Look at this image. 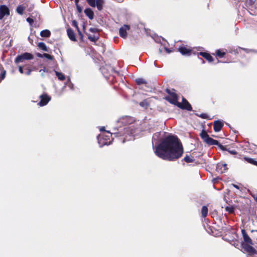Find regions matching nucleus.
<instances>
[{
  "label": "nucleus",
  "mask_w": 257,
  "mask_h": 257,
  "mask_svg": "<svg viewBox=\"0 0 257 257\" xmlns=\"http://www.w3.org/2000/svg\"><path fill=\"white\" fill-rule=\"evenodd\" d=\"M184 149L179 138L169 135L162 139L155 146V153L160 158L169 161H174L183 155Z\"/></svg>",
  "instance_id": "1"
},
{
  "label": "nucleus",
  "mask_w": 257,
  "mask_h": 257,
  "mask_svg": "<svg viewBox=\"0 0 257 257\" xmlns=\"http://www.w3.org/2000/svg\"><path fill=\"white\" fill-rule=\"evenodd\" d=\"M241 232L244 241L241 243V245L244 252H247L250 256L256 254L257 250L251 246L253 244L252 239L248 235L245 229H241Z\"/></svg>",
  "instance_id": "2"
},
{
  "label": "nucleus",
  "mask_w": 257,
  "mask_h": 257,
  "mask_svg": "<svg viewBox=\"0 0 257 257\" xmlns=\"http://www.w3.org/2000/svg\"><path fill=\"white\" fill-rule=\"evenodd\" d=\"M200 136L203 142L209 146L216 145L222 151H227L232 155L237 154V152L235 150H229L227 149L225 146L222 145L218 141L210 138L207 133L204 130L201 131Z\"/></svg>",
  "instance_id": "3"
},
{
  "label": "nucleus",
  "mask_w": 257,
  "mask_h": 257,
  "mask_svg": "<svg viewBox=\"0 0 257 257\" xmlns=\"http://www.w3.org/2000/svg\"><path fill=\"white\" fill-rule=\"evenodd\" d=\"M112 134L109 132H106L105 134L99 135L97 137L98 142L100 147L104 145H108L111 144L113 139Z\"/></svg>",
  "instance_id": "4"
},
{
  "label": "nucleus",
  "mask_w": 257,
  "mask_h": 257,
  "mask_svg": "<svg viewBox=\"0 0 257 257\" xmlns=\"http://www.w3.org/2000/svg\"><path fill=\"white\" fill-rule=\"evenodd\" d=\"M165 91L169 94V96H166L164 98L166 100L168 101L171 104H174L177 106L178 102V95L174 92L175 89H173L171 90L169 88H167L165 90Z\"/></svg>",
  "instance_id": "5"
},
{
  "label": "nucleus",
  "mask_w": 257,
  "mask_h": 257,
  "mask_svg": "<svg viewBox=\"0 0 257 257\" xmlns=\"http://www.w3.org/2000/svg\"><path fill=\"white\" fill-rule=\"evenodd\" d=\"M34 59V55L28 52H25L21 55H18L15 59V63L17 64L23 63L25 60H30Z\"/></svg>",
  "instance_id": "6"
},
{
  "label": "nucleus",
  "mask_w": 257,
  "mask_h": 257,
  "mask_svg": "<svg viewBox=\"0 0 257 257\" xmlns=\"http://www.w3.org/2000/svg\"><path fill=\"white\" fill-rule=\"evenodd\" d=\"M102 73L104 75L107 76L108 74H110L111 73H115L117 75H119V72L115 70L112 66L110 65H105V66H102L100 68Z\"/></svg>",
  "instance_id": "7"
},
{
  "label": "nucleus",
  "mask_w": 257,
  "mask_h": 257,
  "mask_svg": "<svg viewBox=\"0 0 257 257\" xmlns=\"http://www.w3.org/2000/svg\"><path fill=\"white\" fill-rule=\"evenodd\" d=\"M86 2L91 7L96 6L98 11H101L103 9L104 0H86Z\"/></svg>",
  "instance_id": "8"
},
{
  "label": "nucleus",
  "mask_w": 257,
  "mask_h": 257,
  "mask_svg": "<svg viewBox=\"0 0 257 257\" xmlns=\"http://www.w3.org/2000/svg\"><path fill=\"white\" fill-rule=\"evenodd\" d=\"M40 101L38 103V105L40 106H44L47 105L51 100V97L46 93H44L39 96Z\"/></svg>",
  "instance_id": "9"
},
{
  "label": "nucleus",
  "mask_w": 257,
  "mask_h": 257,
  "mask_svg": "<svg viewBox=\"0 0 257 257\" xmlns=\"http://www.w3.org/2000/svg\"><path fill=\"white\" fill-rule=\"evenodd\" d=\"M177 106L183 110H187L188 111H191L192 110L191 105L188 100L183 97L182 98V102H179Z\"/></svg>",
  "instance_id": "10"
},
{
  "label": "nucleus",
  "mask_w": 257,
  "mask_h": 257,
  "mask_svg": "<svg viewBox=\"0 0 257 257\" xmlns=\"http://www.w3.org/2000/svg\"><path fill=\"white\" fill-rule=\"evenodd\" d=\"M132 130L129 127H124L122 129L121 131H119L117 133H114V135L116 137H124L125 138L127 137V136H130L132 134L131 132Z\"/></svg>",
  "instance_id": "11"
},
{
  "label": "nucleus",
  "mask_w": 257,
  "mask_h": 257,
  "mask_svg": "<svg viewBox=\"0 0 257 257\" xmlns=\"http://www.w3.org/2000/svg\"><path fill=\"white\" fill-rule=\"evenodd\" d=\"M10 14V10L6 5H0V20H2L5 16H9Z\"/></svg>",
  "instance_id": "12"
},
{
  "label": "nucleus",
  "mask_w": 257,
  "mask_h": 257,
  "mask_svg": "<svg viewBox=\"0 0 257 257\" xmlns=\"http://www.w3.org/2000/svg\"><path fill=\"white\" fill-rule=\"evenodd\" d=\"M178 51L183 55L184 56H190L192 53V50L190 48H188L184 46H181L178 49Z\"/></svg>",
  "instance_id": "13"
},
{
  "label": "nucleus",
  "mask_w": 257,
  "mask_h": 257,
  "mask_svg": "<svg viewBox=\"0 0 257 257\" xmlns=\"http://www.w3.org/2000/svg\"><path fill=\"white\" fill-rule=\"evenodd\" d=\"M130 29V26L128 25H124L119 30V36L123 38H125L127 37V30Z\"/></svg>",
  "instance_id": "14"
},
{
  "label": "nucleus",
  "mask_w": 257,
  "mask_h": 257,
  "mask_svg": "<svg viewBox=\"0 0 257 257\" xmlns=\"http://www.w3.org/2000/svg\"><path fill=\"white\" fill-rule=\"evenodd\" d=\"M228 169L227 165L223 163H218L216 165V171L220 174H222L225 172Z\"/></svg>",
  "instance_id": "15"
},
{
  "label": "nucleus",
  "mask_w": 257,
  "mask_h": 257,
  "mask_svg": "<svg viewBox=\"0 0 257 257\" xmlns=\"http://www.w3.org/2000/svg\"><path fill=\"white\" fill-rule=\"evenodd\" d=\"M223 126V123L219 120H215L213 123V130L215 132H218L221 130Z\"/></svg>",
  "instance_id": "16"
},
{
  "label": "nucleus",
  "mask_w": 257,
  "mask_h": 257,
  "mask_svg": "<svg viewBox=\"0 0 257 257\" xmlns=\"http://www.w3.org/2000/svg\"><path fill=\"white\" fill-rule=\"evenodd\" d=\"M197 55H198V56H199V55L201 56L204 58H205L207 61H208L209 62H212L214 60L213 58L208 53L205 52H200L197 53Z\"/></svg>",
  "instance_id": "17"
},
{
  "label": "nucleus",
  "mask_w": 257,
  "mask_h": 257,
  "mask_svg": "<svg viewBox=\"0 0 257 257\" xmlns=\"http://www.w3.org/2000/svg\"><path fill=\"white\" fill-rule=\"evenodd\" d=\"M67 34L69 38L72 41L75 42L77 41L75 34L71 28H68L67 30Z\"/></svg>",
  "instance_id": "18"
},
{
  "label": "nucleus",
  "mask_w": 257,
  "mask_h": 257,
  "mask_svg": "<svg viewBox=\"0 0 257 257\" xmlns=\"http://www.w3.org/2000/svg\"><path fill=\"white\" fill-rule=\"evenodd\" d=\"M85 15L91 20L94 19V14L91 9L88 8H86L84 11Z\"/></svg>",
  "instance_id": "19"
},
{
  "label": "nucleus",
  "mask_w": 257,
  "mask_h": 257,
  "mask_svg": "<svg viewBox=\"0 0 257 257\" xmlns=\"http://www.w3.org/2000/svg\"><path fill=\"white\" fill-rule=\"evenodd\" d=\"M131 119V117L125 116L119 118V120H118V122L122 123L125 125H127V124L130 123V121Z\"/></svg>",
  "instance_id": "20"
},
{
  "label": "nucleus",
  "mask_w": 257,
  "mask_h": 257,
  "mask_svg": "<svg viewBox=\"0 0 257 257\" xmlns=\"http://www.w3.org/2000/svg\"><path fill=\"white\" fill-rule=\"evenodd\" d=\"M182 161H184L187 163H193L195 161V159L193 156L187 155L184 158V159L182 160Z\"/></svg>",
  "instance_id": "21"
},
{
  "label": "nucleus",
  "mask_w": 257,
  "mask_h": 257,
  "mask_svg": "<svg viewBox=\"0 0 257 257\" xmlns=\"http://www.w3.org/2000/svg\"><path fill=\"white\" fill-rule=\"evenodd\" d=\"M26 9V7L23 5H19L16 9V12L19 14L22 15Z\"/></svg>",
  "instance_id": "22"
},
{
  "label": "nucleus",
  "mask_w": 257,
  "mask_h": 257,
  "mask_svg": "<svg viewBox=\"0 0 257 257\" xmlns=\"http://www.w3.org/2000/svg\"><path fill=\"white\" fill-rule=\"evenodd\" d=\"M40 36L42 37L48 38L51 36V32L49 30H44L41 32Z\"/></svg>",
  "instance_id": "23"
},
{
  "label": "nucleus",
  "mask_w": 257,
  "mask_h": 257,
  "mask_svg": "<svg viewBox=\"0 0 257 257\" xmlns=\"http://www.w3.org/2000/svg\"><path fill=\"white\" fill-rule=\"evenodd\" d=\"M136 83L137 85H140L142 84L147 85L148 84L147 81L143 78H138L135 80Z\"/></svg>",
  "instance_id": "24"
},
{
  "label": "nucleus",
  "mask_w": 257,
  "mask_h": 257,
  "mask_svg": "<svg viewBox=\"0 0 257 257\" xmlns=\"http://www.w3.org/2000/svg\"><path fill=\"white\" fill-rule=\"evenodd\" d=\"M85 34L87 35L88 36V39L91 42H96L98 41V40L99 39V35H97V36H91L90 34H87V33H85Z\"/></svg>",
  "instance_id": "25"
},
{
  "label": "nucleus",
  "mask_w": 257,
  "mask_h": 257,
  "mask_svg": "<svg viewBox=\"0 0 257 257\" xmlns=\"http://www.w3.org/2000/svg\"><path fill=\"white\" fill-rule=\"evenodd\" d=\"M215 54H216V56L221 58H223V57H224V56L226 54V53L222 50L218 49L216 51Z\"/></svg>",
  "instance_id": "26"
},
{
  "label": "nucleus",
  "mask_w": 257,
  "mask_h": 257,
  "mask_svg": "<svg viewBox=\"0 0 257 257\" xmlns=\"http://www.w3.org/2000/svg\"><path fill=\"white\" fill-rule=\"evenodd\" d=\"M208 208L206 206H203L201 209V216L202 217L205 218L208 214Z\"/></svg>",
  "instance_id": "27"
},
{
  "label": "nucleus",
  "mask_w": 257,
  "mask_h": 257,
  "mask_svg": "<svg viewBox=\"0 0 257 257\" xmlns=\"http://www.w3.org/2000/svg\"><path fill=\"white\" fill-rule=\"evenodd\" d=\"M243 159L245 161H247L248 163L257 166V161H255L254 159L250 158L245 157H244Z\"/></svg>",
  "instance_id": "28"
},
{
  "label": "nucleus",
  "mask_w": 257,
  "mask_h": 257,
  "mask_svg": "<svg viewBox=\"0 0 257 257\" xmlns=\"http://www.w3.org/2000/svg\"><path fill=\"white\" fill-rule=\"evenodd\" d=\"M55 73L59 80L63 81L65 79V76L62 73L59 72L57 71H55Z\"/></svg>",
  "instance_id": "29"
},
{
  "label": "nucleus",
  "mask_w": 257,
  "mask_h": 257,
  "mask_svg": "<svg viewBox=\"0 0 257 257\" xmlns=\"http://www.w3.org/2000/svg\"><path fill=\"white\" fill-rule=\"evenodd\" d=\"M38 46L42 50L48 52V49L46 44L44 42H40L38 44Z\"/></svg>",
  "instance_id": "30"
},
{
  "label": "nucleus",
  "mask_w": 257,
  "mask_h": 257,
  "mask_svg": "<svg viewBox=\"0 0 257 257\" xmlns=\"http://www.w3.org/2000/svg\"><path fill=\"white\" fill-rule=\"evenodd\" d=\"M226 211L228 212L229 214H232L234 212L235 208L232 206H227L225 208Z\"/></svg>",
  "instance_id": "31"
},
{
  "label": "nucleus",
  "mask_w": 257,
  "mask_h": 257,
  "mask_svg": "<svg viewBox=\"0 0 257 257\" xmlns=\"http://www.w3.org/2000/svg\"><path fill=\"white\" fill-rule=\"evenodd\" d=\"M197 115L201 118L207 119H211L210 118L209 116L207 113H201L200 114H197Z\"/></svg>",
  "instance_id": "32"
},
{
  "label": "nucleus",
  "mask_w": 257,
  "mask_h": 257,
  "mask_svg": "<svg viewBox=\"0 0 257 257\" xmlns=\"http://www.w3.org/2000/svg\"><path fill=\"white\" fill-rule=\"evenodd\" d=\"M43 57L50 60H53L54 59V56L51 55L48 53H44L43 54Z\"/></svg>",
  "instance_id": "33"
},
{
  "label": "nucleus",
  "mask_w": 257,
  "mask_h": 257,
  "mask_svg": "<svg viewBox=\"0 0 257 257\" xmlns=\"http://www.w3.org/2000/svg\"><path fill=\"white\" fill-rule=\"evenodd\" d=\"M72 25L76 28L77 31L78 30H80L78 26L77 22L76 20H73L72 21Z\"/></svg>",
  "instance_id": "34"
},
{
  "label": "nucleus",
  "mask_w": 257,
  "mask_h": 257,
  "mask_svg": "<svg viewBox=\"0 0 257 257\" xmlns=\"http://www.w3.org/2000/svg\"><path fill=\"white\" fill-rule=\"evenodd\" d=\"M89 31L92 33H99L101 30L100 29L94 28H91L89 29Z\"/></svg>",
  "instance_id": "35"
},
{
  "label": "nucleus",
  "mask_w": 257,
  "mask_h": 257,
  "mask_svg": "<svg viewBox=\"0 0 257 257\" xmlns=\"http://www.w3.org/2000/svg\"><path fill=\"white\" fill-rule=\"evenodd\" d=\"M76 7L77 10V12L80 14L82 12V8L80 7L79 5H76Z\"/></svg>",
  "instance_id": "36"
},
{
  "label": "nucleus",
  "mask_w": 257,
  "mask_h": 257,
  "mask_svg": "<svg viewBox=\"0 0 257 257\" xmlns=\"http://www.w3.org/2000/svg\"><path fill=\"white\" fill-rule=\"evenodd\" d=\"M27 71L25 72V74L27 75H30L31 74L32 69H31L30 68H27Z\"/></svg>",
  "instance_id": "37"
},
{
  "label": "nucleus",
  "mask_w": 257,
  "mask_h": 257,
  "mask_svg": "<svg viewBox=\"0 0 257 257\" xmlns=\"http://www.w3.org/2000/svg\"><path fill=\"white\" fill-rule=\"evenodd\" d=\"M27 21L30 24V25H32V24L34 22V20L32 18H30V17H28V18H27Z\"/></svg>",
  "instance_id": "38"
},
{
  "label": "nucleus",
  "mask_w": 257,
  "mask_h": 257,
  "mask_svg": "<svg viewBox=\"0 0 257 257\" xmlns=\"http://www.w3.org/2000/svg\"><path fill=\"white\" fill-rule=\"evenodd\" d=\"M77 32H78L79 36H80V38L81 40L82 41H83V35L82 33H81V32L80 31V30H78V31Z\"/></svg>",
  "instance_id": "39"
},
{
  "label": "nucleus",
  "mask_w": 257,
  "mask_h": 257,
  "mask_svg": "<svg viewBox=\"0 0 257 257\" xmlns=\"http://www.w3.org/2000/svg\"><path fill=\"white\" fill-rule=\"evenodd\" d=\"M239 50H243L244 51H245L246 53H249L250 50L248 49H246V48H241V47H239Z\"/></svg>",
  "instance_id": "40"
},
{
  "label": "nucleus",
  "mask_w": 257,
  "mask_h": 257,
  "mask_svg": "<svg viewBox=\"0 0 257 257\" xmlns=\"http://www.w3.org/2000/svg\"><path fill=\"white\" fill-rule=\"evenodd\" d=\"M19 71L21 74L24 73V70H23V66H19Z\"/></svg>",
  "instance_id": "41"
},
{
  "label": "nucleus",
  "mask_w": 257,
  "mask_h": 257,
  "mask_svg": "<svg viewBox=\"0 0 257 257\" xmlns=\"http://www.w3.org/2000/svg\"><path fill=\"white\" fill-rule=\"evenodd\" d=\"M251 195L257 203V194H251Z\"/></svg>",
  "instance_id": "42"
},
{
  "label": "nucleus",
  "mask_w": 257,
  "mask_h": 257,
  "mask_svg": "<svg viewBox=\"0 0 257 257\" xmlns=\"http://www.w3.org/2000/svg\"><path fill=\"white\" fill-rule=\"evenodd\" d=\"M43 71V72L41 73V75L43 76V77H44V72H46L47 70H46V68L45 67L43 69H41L40 70V72H41L42 71Z\"/></svg>",
  "instance_id": "43"
},
{
  "label": "nucleus",
  "mask_w": 257,
  "mask_h": 257,
  "mask_svg": "<svg viewBox=\"0 0 257 257\" xmlns=\"http://www.w3.org/2000/svg\"><path fill=\"white\" fill-rule=\"evenodd\" d=\"M240 50H239V47L236 48V49L234 50H233V52H234V53L235 54H238L239 51H240Z\"/></svg>",
  "instance_id": "44"
},
{
  "label": "nucleus",
  "mask_w": 257,
  "mask_h": 257,
  "mask_svg": "<svg viewBox=\"0 0 257 257\" xmlns=\"http://www.w3.org/2000/svg\"><path fill=\"white\" fill-rule=\"evenodd\" d=\"M165 51L168 53H171V52H172V51L170 50L169 49L165 47Z\"/></svg>",
  "instance_id": "45"
},
{
  "label": "nucleus",
  "mask_w": 257,
  "mask_h": 257,
  "mask_svg": "<svg viewBox=\"0 0 257 257\" xmlns=\"http://www.w3.org/2000/svg\"><path fill=\"white\" fill-rule=\"evenodd\" d=\"M37 56L38 57H39V58H42V57H43V54H41V53H39L37 54Z\"/></svg>",
  "instance_id": "46"
},
{
  "label": "nucleus",
  "mask_w": 257,
  "mask_h": 257,
  "mask_svg": "<svg viewBox=\"0 0 257 257\" xmlns=\"http://www.w3.org/2000/svg\"><path fill=\"white\" fill-rule=\"evenodd\" d=\"M232 185L235 188L237 189H239V187L238 185H236V184H232Z\"/></svg>",
  "instance_id": "47"
},
{
  "label": "nucleus",
  "mask_w": 257,
  "mask_h": 257,
  "mask_svg": "<svg viewBox=\"0 0 257 257\" xmlns=\"http://www.w3.org/2000/svg\"><path fill=\"white\" fill-rule=\"evenodd\" d=\"M80 0H75V5H78V3L79 2Z\"/></svg>",
  "instance_id": "48"
},
{
  "label": "nucleus",
  "mask_w": 257,
  "mask_h": 257,
  "mask_svg": "<svg viewBox=\"0 0 257 257\" xmlns=\"http://www.w3.org/2000/svg\"><path fill=\"white\" fill-rule=\"evenodd\" d=\"M100 131H105V128L104 127H101L100 129Z\"/></svg>",
  "instance_id": "49"
},
{
  "label": "nucleus",
  "mask_w": 257,
  "mask_h": 257,
  "mask_svg": "<svg viewBox=\"0 0 257 257\" xmlns=\"http://www.w3.org/2000/svg\"><path fill=\"white\" fill-rule=\"evenodd\" d=\"M83 29L84 31L85 29V26L84 25H83Z\"/></svg>",
  "instance_id": "50"
},
{
  "label": "nucleus",
  "mask_w": 257,
  "mask_h": 257,
  "mask_svg": "<svg viewBox=\"0 0 257 257\" xmlns=\"http://www.w3.org/2000/svg\"><path fill=\"white\" fill-rule=\"evenodd\" d=\"M201 60H202V63H205V62H204V60H203L202 59H201Z\"/></svg>",
  "instance_id": "51"
},
{
  "label": "nucleus",
  "mask_w": 257,
  "mask_h": 257,
  "mask_svg": "<svg viewBox=\"0 0 257 257\" xmlns=\"http://www.w3.org/2000/svg\"><path fill=\"white\" fill-rule=\"evenodd\" d=\"M254 231H255V232H257V230H251V232H254Z\"/></svg>",
  "instance_id": "52"
},
{
  "label": "nucleus",
  "mask_w": 257,
  "mask_h": 257,
  "mask_svg": "<svg viewBox=\"0 0 257 257\" xmlns=\"http://www.w3.org/2000/svg\"><path fill=\"white\" fill-rule=\"evenodd\" d=\"M142 103H140V105H142V106L143 105H142Z\"/></svg>",
  "instance_id": "53"
}]
</instances>
